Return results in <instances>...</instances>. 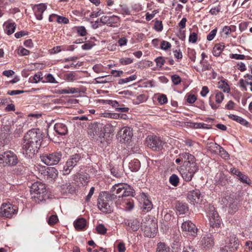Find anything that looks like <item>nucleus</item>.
Here are the masks:
<instances>
[{
  "label": "nucleus",
  "instance_id": "a18cd8bd",
  "mask_svg": "<svg viewBox=\"0 0 252 252\" xmlns=\"http://www.w3.org/2000/svg\"><path fill=\"white\" fill-rule=\"evenodd\" d=\"M136 75H132L129 77L121 79L119 81V84H122L124 83H126L129 81L135 80L136 79Z\"/></svg>",
  "mask_w": 252,
  "mask_h": 252
},
{
  "label": "nucleus",
  "instance_id": "2eb2a0df",
  "mask_svg": "<svg viewBox=\"0 0 252 252\" xmlns=\"http://www.w3.org/2000/svg\"><path fill=\"white\" fill-rule=\"evenodd\" d=\"M179 156L184 160L183 165H197L196 159L194 156L189 153H183L180 154Z\"/></svg>",
  "mask_w": 252,
  "mask_h": 252
},
{
  "label": "nucleus",
  "instance_id": "20e7f679",
  "mask_svg": "<svg viewBox=\"0 0 252 252\" xmlns=\"http://www.w3.org/2000/svg\"><path fill=\"white\" fill-rule=\"evenodd\" d=\"M177 169L180 172L183 179L186 182L190 181L194 174L198 171L197 165H182Z\"/></svg>",
  "mask_w": 252,
  "mask_h": 252
},
{
  "label": "nucleus",
  "instance_id": "5701e85b",
  "mask_svg": "<svg viewBox=\"0 0 252 252\" xmlns=\"http://www.w3.org/2000/svg\"><path fill=\"white\" fill-rule=\"evenodd\" d=\"M201 243L204 248H209L214 245V239L211 235H206L203 237Z\"/></svg>",
  "mask_w": 252,
  "mask_h": 252
},
{
  "label": "nucleus",
  "instance_id": "e2e57ef3",
  "mask_svg": "<svg viewBox=\"0 0 252 252\" xmlns=\"http://www.w3.org/2000/svg\"><path fill=\"white\" fill-rule=\"evenodd\" d=\"M18 54H19L20 55L26 56V55H28L29 54L30 51L24 48L20 47L18 49Z\"/></svg>",
  "mask_w": 252,
  "mask_h": 252
},
{
  "label": "nucleus",
  "instance_id": "7c9ffc66",
  "mask_svg": "<svg viewBox=\"0 0 252 252\" xmlns=\"http://www.w3.org/2000/svg\"><path fill=\"white\" fill-rule=\"evenodd\" d=\"M224 48V46L220 43L216 44L214 47L213 48V55L216 57H219Z\"/></svg>",
  "mask_w": 252,
  "mask_h": 252
},
{
  "label": "nucleus",
  "instance_id": "a878e982",
  "mask_svg": "<svg viewBox=\"0 0 252 252\" xmlns=\"http://www.w3.org/2000/svg\"><path fill=\"white\" fill-rule=\"evenodd\" d=\"M86 220L84 219L80 218L74 221V225L76 229L80 230L86 226Z\"/></svg>",
  "mask_w": 252,
  "mask_h": 252
},
{
  "label": "nucleus",
  "instance_id": "c03bdc74",
  "mask_svg": "<svg viewBox=\"0 0 252 252\" xmlns=\"http://www.w3.org/2000/svg\"><path fill=\"white\" fill-rule=\"evenodd\" d=\"M109 26L110 27H112V24H113L118 23L120 21V19L119 17L115 15L109 16Z\"/></svg>",
  "mask_w": 252,
  "mask_h": 252
},
{
  "label": "nucleus",
  "instance_id": "f03ea898",
  "mask_svg": "<svg viewBox=\"0 0 252 252\" xmlns=\"http://www.w3.org/2000/svg\"><path fill=\"white\" fill-rule=\"evenodd\" d=\"M32 198L36 202L39 203L47 197V191L45 185L40 182H36L32 184L30 188Z\"/></svg>",
  "mask_w": 252,
  "mask_h": 252
},
{
  "label": "nucleus",
  "instance_id": "dca6fc26",
  "mask_svg": "<svg viewBox=\"0 0 252 252\" xmlns=\"http://www.w3.org/2000/svg\"><path fill=\"white\" fill-rule=\"evenodd\" d=\"M141 209L144 213L149 212L153 208L152 202L147 197L145 194L143 193L142 196Z\"/></svg>",
  "mask_w": 252,
  "mask_h": 252
},
{
  "label": "nucleus",
  "instance_id": "4c0bfd02",
  "mask_svg": "<svg viewBox=\"0 0 252 252\" xmlns=\"http://www.w3.org/2000/svg\"><path fill=\"white\" fill-rule=\"evenodd\" d=\"M169 182L174 187H177L179 183V178L176 174H173L169 177Z\"/></svg>",
  "mask_w": 252,
  "mask_h": 252
},
{
  "label": "nucleus",
  "instance_id": "864d4df0",
  "mask_svg": "<svg viewBox=\"0 0 252 252\" xmlns=\"http://www.w3.org/2000/svg\"><path fill=\"white\" fill-rule=\"evenodd\" d=\"M77 32L78 34L82 36H85L87 34V31L85 28L83 26L77 27Z\"/></svg>",
  "mask_w": 252,
  "mask_h": 252
},
{
  "label": "nucleus",
  "instance_id": "1a4fd4ad",
  "mask_svg": "<svg viewBox=\"0 0 252 252\" xmlns=\"http://www.w3.org/2000/svg\"><path fill=\"white\" fill-rule=\"evenodd\" d=\"M81 157L79 154H75L70 157L63 167V175H68L81 160Z\"/></svg>",
  "mask_w": 252,
  "mask_h": 252
},
{
  "label": "nucleus",
  "instance_id": "0eeeda50",
  "mask_svg": "<svg viewBox=\"0 0 252 252\" xmlns=\"http://www.w3.org/2000/svg\"><path fill=\"white\" fill-rule=\"evenodd\" d=\"M18 161L17 155L10 151L5 152L0 155V163H5L9 166H15Z\"/></svg>",
  "mask_w": 252,
  "mask_h": 252
},
{
  "label": "nucleus",
  "instance_id": "b1692460",
  "mask_svg": "<svg viewBox=\"0 0 252 252\" xmlns=\"http://www.w3.org/2000/svg\"><path fill=\"white\" fill-rule=\"evenodd\" d=\"M10 126L8 125H4L0 129V136L1 138L6 139L11 134Z\"/></svg>",
  "mask_w": 252,
  "mask_h": 252
},
{
  "label": "nucleus",
  "instance_id": "f8f14e48",
  "mask_svg": "<svg viewBox=\"0 0 252 252\" xmlns=\"http://www.w3.org/2000/svg\"><path fill=\"white\" fill-rule=\"evenodd\" d=\"M144 235L146 237H154L157 233V226L155 222H151L148 224L142 226Z\"/></svg>",
  "mask_w": 252,
  "mask_h": 252
},
{
  "label": "nucleus",
  "instance_id": "473e14b6",
  "mask_svg": "<svg viewBox=\"0 0 252 252\" xmlns=\"http://www.w3.org/2000/svg\"><path fill=\"white\" fill-rule=\"evenodd\" d=\"M170 248L164 243L160 242L158 244L157 252H170Z\"/></svg>",
  "mask_w": 252,
  "mask_h": 252
},
{
  "label": "nucleus",
  "instance_id": "39448f33",
  "mask_svg": "<svg viewBox=\"0 0 252 252\" xmlns=\"http://www.w3.org/2000/svg\"><path fill=\"white\" fill-rule=\"evenodd\" d=\"M110 195L106 192H101L99 194L97 205L99 209L103 213H110L112 211L110 205L111 201Z\"/></svg>",
  "mask_w": 252,
  "mask_h": 252
},
{
  "label": "nucleus",
  "instance_id": "6e6d98bb",
  "mask_svg": "<svg viewBox=\"0 0 252 252\" xmlns=\"http://www.w3.org/2000/svg\"><path fill=\"white\" fill-rule=\"evenodd\" d=\"M154 27L155 30L158 32H160L162 30L163 26L161 21H156L155 23Z\"/></svg>",
  "mask_w": 252,
  "mask_h": 252
},
{
  "label": "nucleus",
  "instance_id": "37998d69",
  "mask_svg": "<svg viewBox=\"0 0 252 252\" xmlns=\"http://www.w3.org/2000/svg\"><path fill=\"white\" fill-rule=\"evenodd\" d=\"M146 99L145 95L141 94L137 96L136 99L133 100V103L137 105L144 102Z\"/></svg>",
  "mask_w": 252,
  "mask_h": 252
},
{
  "label": "nucleus",
  "instance_id": "393cba45",
  "mask_svg": "<svg viewBox=\"0 0 252 252\" xmlns=\"http://www.w3.org/2000/svg\"><path fill=\"white\" fill-rule=\"evenodd\" d=\"M134 193V189L129 185H126L125 189L123 190L122 194H120L118 196V198L127 197V196H133Z\"/></svg>",
  "mask_w": 252,
  "mask_h": 252
},
{
  "label": "nucleus",
  "instance_id": "f704fd0d",
  "mask_svg": "<svg viewBox=\"0 0 252 252\" xmlns=\"http://www.w3.org/2000/svg\"><path fill=\"white\" fill-rule=\"evenodd\" d=\"M16 25L15 23H8L6 26V33L7 35H11L14 32Z\"/></svg>",
  "mask_w": 252,
  "mask_h": 252
},
{
  "label": "nucleus",
  "instance_id": "a211bd4d",
  "mask_svg": "<svg viewBox=\"0 0 252 252\" xmlns=\"http://www.w3.org/2000/svg\"><path fill=\"white\" fill-rule=\"evenodd\" d=\"M46 5L43 3H40L35 6L34 8V14L37 19L39 20H41L42 19V14L46 9Z\"/></svg>",
  "mask_w": 252,
  "mask_h": 252
},
{
  "label": "nucleus",
  "instance_id": "bb28decb",
  "mask_svg": "<svg viewBox=\"0 0 252 252\" xmlns=\"http://www.w3.org/2000/svg\"><path fill=\"white\" fill-rule=\"evenodd\" d=\"M128 167L131 171H137L140 168V162L138 159H134L129 163Z\"/></svg>",
  "mask_w": 252,
  "mask_h": 252
},
{
  "label": "nucleus",
  "instance_id": "4be33fe9",
  "mask_svg": "<svg viewBox=\"0 0 252 252\" xmlns=\"http://www.w3.org/2000/svg\"><path fill=\"white\" fill-rule=\"evenodd\" d=\"M44 173L49 179H55L58 177V171L55 167H48Z\"/></svg>",
  "mask_w": 252,
  "mask_h": 252
},
{
  "label": "nucleus",
  "instance_id": "69168bd1",
  "mask_svg": "<svg viewBox=\"0 0 252 252\" xmlns=\"http://www.w3.org/2000/svg\"><path fill=\"white\" fill-rule=\"evenodd\" d=\"M158 11L157 10H155L152 12V13L150 14L149 13H147L146 14V19L147 21H150L151 19H152L155 14H156L157 13H158Z\"/></svg>",
  "mask_w": 252,
  "mask_h": 252
},
{
  "label": "nucleus",
  "instance_id": "f257e3e1",
  "mask_svg": "<svg viewBox=\"0 0 252 252\" xmlns=\"http://www.w3.org/2000/svg\"><path fill=\"white\" fill-rule=\"evenodd\" d=\"M42 139V134L38 129L29 130L25 135L22 143L23 154L26 157L32 158L38 152Z\"/></svg>",
  "mask_w": 252,
  "mask_h": 252
},
{
  "label": "nucleus",
  "instance_id": "6e6552de",
  "mask_svg": "<svg viewBox=\"0 0 252 252\" xmlns=\"http://www.w3.org/2000/svg\"><path fill=\"white\" fill-rule=\"evenodd\" d=\"M147 146L154 151H159L163 148L164 142L160 137L156 135H149L146 139Z\"/></svg>",
  "mask_w": 252,
  "mask_h": 252
},
{
  "label": "nucleus",
  "instance_id": "ddd939ff",
  "mask_svg": "<svg viewBox=\"0 0 252 252\" xmlns=\"http://www.w3.org/2000/svg\"><path fill=\"white\" fill-rule=\"evenodd\" d=\"M118 135L121 137V142H128L133 136L132 129L130 127H124L119 131Z\"/></svg>",
  "mask_w": 252,
  "mask_h": 252
},
{
  "label": "nucleus",
  "instance_id": "9b49d317",
  "mask_svg": "<svg viewBox=\"0 0 252 252\" xmlns=\"http://www.w3.org/2000/svg\"><path fill=\"white\" fill-rule=\"evenodd\" d=\"M209 224L212 228H219L221 224V220L218 213L214 211V208L212 207L210 210Z\"/></svg>",
  "mask_w": 252,
  "mask_h": 252
},
{
  "label": "nucleus",
  "instance_id": "13d9d810",
  "mask_svg": "<svg viewBox=\"0 0 252 252\" xmlns=\"http://www.w3.org/2000/svg\"><path fill=\"white\" fill-rule=\"evenodd\" d=\"M200 64L202 65V70L203 71H206L207 70H210L212 68L210 64L207 63H205V62H203V61H201Z\"/></svg>",
  "mask_w": 252,
  "mask_h": 252
},
{
  "label": "nucleus",
  "instance_id": "9d476101",
  "mask_svg": "<svg viewBox=\"0 0 252 252\" xmlns=\"http://www.w3.org/2000/svg\"><path fill=\"white\" fill-rule=\"evenodd\" d=\"M17 207L8 203L2 204L0 208V214L4 217L11 218L17 213Z\"/></svg>",
  "mask_w": 252,
  "mask_h": 252
},
{
  "label": "nucleus",
  "instance_id": "0e129e2a",
  "mask_svg": "<svg viewBox=\"0 0 252 252\" xmlns=\"http://www.w3.org/2000/svg\"><path fill=\"white\" fill-rule=\"evenodd\" d=\"M132 60L129 58H122L120 59V63L123 65H126L131 63Z\"/></svg>",
  "mask_w": 252,
  "mask_h": 252
},
{
  "label": "nucleus",
  "instance_id": "72a5a7b5",
  "mask_svg": "<svg viewBox=\"0 0 252 252\" xmlns=\"http://www.w3.org/2000/svg\"><path fill=\"white\" fill-rule=\"evenodd\" d=\"M235 202L234 198L229 195L225 196L221 200L222 203L227 207L230 205H232V204Z\"/></svg>",
  "mask_w": 252,
  "mask_h": 252
},
{
  "label": "nucleus",
  "instance_id": "5fc2aeb1",
  "mask_svg": "<svg viewBox=\"0 0 252 252\" xmlns=\"http://www.w3.org/2000/svg\"><path fill=\"white\" fill-rule=\"evenodd\" d=\"M224 99V95L221 92H218L216 94V101L218 103H220Z\"/></svg>",
  "mask_w": 252,
  "mask_h": 252
},
{
  "label": "nucleus",
  "instance_id": "774afa93",
  "mask_svg": "<svg viewBox=\"0 0 252 252\" xmlns=\"http://www.w3.org/2000/svg\"><path fill=\"white\" fill-rule=\"evenodd\" d=\"M234 251H232L230 248L228 246L225 245L224 247L221 248L219 251V252H234Z\"/></svg>",
  "mask_w": 252,
  "mask_h": 252
},
{
  "label": "nucleus",
  "instance_id": "a19ab883",
  "mask_svg": "<svg viewBox=\"0 0 252 252\" xmlns=\"http://www.w3.org/2000/svg\"><path fill=\"white\" fill-rule=\"evenodd\" d=\"M126 185H128L125 184H116L112 187L111 192H114L115 191V189H118V190H124L125 189Z\"/></svg>",
  "mask_w": 252,
  "mask_h": 252
},
{
  "label": "nucleus",
  "instance_id": "aec40b11",
  "mask_svg": "<svg viewBox=\"0 0 252 252\" xmlns=\"http://www.w3.org/2000/svg\"><path fill=\"white\" fill-rule=\"evenodd\" d=\"M226 245L232 249V251H236L239 246L238 239L234 235L230 236Z\"/></svg>",
  "mask_w": 252,
  "mask_h": 252
},
{
  "label": "nucleus",
  "instance_id": "bf43d9fd",
  "mask_svg": "<svg viewBox=\"0 0 252 252\" xmlns=\"http://www.w3.org/2000/svg\"><path fill=\"white\" fill-rule=\"evenodd\" d=\"M104 102L106 104L110 105L114 108L120 106L118 102L116 100H105Z\"/></svg>",
  "mask_w": 252,
  "mask_h": 252
},
{
  "label": "nucleus",
  "instance_id": "338daca9",
  "mask_svg": "<svg viewBox=\"0 0 252 252\" xmlns=\"http://www.w3.org/2000/svg\"><path fill=\"white\" fill-rule=\"evenodd\" d=\"M158 101L160 104H163L167 102V98L165 94H161L158 97Z\"/></svg>",
  "mask_w": 252,
  "mask_h": 252
},
{
  "label": "nucleus",
  "instance_id": "79ce46f5",
  "mask_svg": "<svg viewBox=\"0 0 252 252\" xmlns=\"http://www.w3.org/2000/svg\"><path fill=\"white\" fill-rule=\"evenodd\" d=\"M237 177L239 178V180H240L242 183L248 185L250 184L251 180L250 178L247 176L243 174L241 172Z\"/></svg>",
  "mask_w": 252,
  "mask_h": 252
},
{
  "label": "nucleus",
  "instance_id": "6ab92c4d",
  "mask_svg": "<svg viewBox=\"0 0 252 252\" xmlns=\"http://www.w3.org/2000/svg\"><path fill=\"white\" fill-rule=\"evenodd\" d=\"M54 129L58 134L61 135H65L68 132L66 125L62 123H56L54 126Z\"/></svg>",
  "mask_w": 252,
  "mask_h": 252
},
{
  "label": "nucleus",
  "instance_id": "09e8293b",
  "mask_svg": "<svg viewBox=\"0 0 252 252\" xmlns=\"http://www.w3.org/2000/svg\"><path fill=\"white\" fill-rule=\"evenodd\" d=\"M171 80L173 84L175 85L179 84L181 82V79L180 77L176 74H174L171 76Z\"/></svg>",
  "mask_w": 252,
  "mask_h": 252
},
{
  "label": "nucleus",
  "instance_id": "2f4dec72",
  "mask_svg": "<svg viewBox=\"0 0 252 252\" xmlns=\"http://www.w3.org/2000/svg\"><path fill=\"white\" fill-rule=\"evenodd\" d=\"M228 117L238 123L241 124L242 125L244 126H247L248 124V122L245 120L244 119L242 118L241 117L233 115V114H230L228 115Z\"/></svg>",
  "mask_w": 252,
  "mask_h": 252
},
{
  "label": "nucleus",
  "instance_id": "412c9836",
  "mask_svg": "<svg viewBox=\"0 0 252 252\" xmlns=\"http://www.w3.org/2000/svg\"><path fill=\"white\" fill-rule=\"evenodd\" d=\"M61 192L63 194H73L75 192V188L72 186L70 183L63 184L61 186Z\"/></svg>",
  "mask_w": 252,
  "mask_h": 252
},
{
  "label": "nucleus",
  "instance_id": "de8ad7c7",
  "mask_svg": "<svg viewBox=\"0 0 252 252\" xmlns=\"http://www.w3.org/2000/svg\"><path fill=\"white\" fill-rule=\"evenodd\" d=\"M58 220V217L57 215H52L49 217L48 223L50 225H53L56 224Z\"/></svg>",
  "mask_w": 252,
  "mask_h": 252
},
{
  "label": "nucleus",
  "instance_id": "603ef678",
  "mask_svg": "<svg viewBox=\"0 0 252 252\" xmlns=\"http://www.w3.org/2000/svg\"><path fill=\"white\" fill-rule=\"evenodd\" d=\"M155 61L157 65L160 67H162L165 63V60L162 57H158L155 60Z\"/></svg>",
  "mask_w": 252,
  "mask_h": 252
},
{
  "label": "nucleus",
  "instance_id": "4d7b16f0",
  "mask_svg": "<svg viewBox=\"0 0 252 252\" xmlns=\"http://www.w3.org/2000/svg\"><path fill=\"white\" fill-rule=\"evenodd\" d=\"M197 40V34L195 32H191L189 36V42L194 43Z\"/></svg>",
  "mask_w": 252,
  "mask_h": 252
},
{
  "label": "nucleus",
  "instance_id": "ea45409f",
  "mask_svg": "<svg viewBox=\"0 0 252 252\" xmlns=\"http://www.w3.org/2000/svg\"><path fill=\"white\" fill-rule=\"evenodd\" d=\"M60 94H74L78 92V89L74 88H68L59 91Z\"/></svg>",
  "mask_w": 252,
  "mask_h": 252
},
{
  "label": "nucleus",
  "instance_id": "052dcab7",
  "mask_svg": "<svg viewBox=\"0 0 252 252\" xmlns=\"http://www.w3.org/2000/svg\"><path fill=\"white\" fill-rule=\"evenodd\" d=\"M217 32V29H215L211 31V32L207 36V39L209 41L212 40L215 36Z\"/></svg>",
  "mask_w": 252,
  "mask_h": 252
},
{
  "label": "nucleus",
  "instance_id": "e433bc0d",
  "mask_svg": "<svg viewBox=\"0 0 252 252\" xmlns=\"http://www.w3.org/2000/svg\"><path fill=\"white\" fill-rule=\"evenodd\" d=\"M219 88L225 93H228L230 91L229 86L224 80H221L219 82Z\"/></svg>",
  "mask_w": 252,
  "mask_h": 252
},
{
  "label": "nucleus",
  "instance_id": "7ed1b4c3",
  "mask_svg": "<svg viewBox=\"0 0 252 252\" xmlns=\"http://www.w3.org/2000/svg\"><path fill=\"white\" fill-rule=\"evenodd\" d=\"M88 134L91 138L96 140L100 144L103 143L105 141V132L102 124L98 123L92 124L89 126Z\"/></svg>",
  "mask_w": 252,
  "mask_h": 252
},
{
  "label": "nucleus",
  "instance_id": "423d86ee",
  "mask_svg": "<svg viewBox=\"0 0 252 252\" xmlns=\"http://www.w3.org/2000/svg\"><path fill=\"white\" fill-rule=\"evenodd\" d=\"M62 158V153L61 152L43 154L40 156L41 161L48 165L57 164L61 160Z\"/></svg>",
  "mask_w": 252,
  "mask_h": 252
},
{
  "label": "nucleus",
  "instance_id": "cd10ccee",
  "mask_svg": "<svg viewBox=\"0 0 252 252\" xmlns=\"http://www.w3.org/2000/svg\"><path fill=\"white\" fill-rule=\"evenodd\" d=\"M112 76L106 75L96 78L94 80L97 84H104L112 81Z\"/></svg>",
  "mask_w": 252,
  "mask_h": 252
},
{
  "label": "nucleus",
  "instance_id": "c9c22d12",
  "mask_svg": "<svg viewBox=\"0 0 252 252\" xmlns=\"http://www.w3.org/2000/svg\"><path fill=\"white\" fill-rule=\"evenodd\" d=\"M217 149L219 150L220 155L223 158L227 159L229 158L228 153L220 145L215 144Z\"/></svg>",
  "mask_w": 252,
  "mask_h": 252
},
{
  "label": "nucleus",
  "instance_id": "c85d7f7f",
  "mask_svg": "<svg viewBox=\"0 0 252 252\" xmlns=\"http://www.w3.org/2000/svg\"><path fill=\"white\" fill-rule=\"evenodd\" d=\"M176 208L180 214H184L188 211L187 205L182 202H178L176 206Z\"/></svg>",
  "mask_w": 252,
  "mask_h": 252
},
{
  "label": "nucleus",
  "instance_id": "49530a36",
  "mask_svg": "<svg viewBox=\"0 0 252 252\" xmlns=\"http://www.w3.org/2000/svg\"><path fill=\"white\" fill-rule=\"evenodd\" d=\"M96 230L98 234L104 235L106 233L107 229L102 224H100L96 227Z\"/></svg>",
  "mask_w": 252,
  "mask_h": 252
},
{
  "label": "nucleus",
  "instance_id": "58836bf2",
  "mask_svg": "<svg viewBox=\"0 0 252 252\" xmlns=\"http://www.w3.org/2000/svg\"><path fill=\"white\" fill-rule=\"evenodd\" d=\"M128 225L134 231H137L139 228V222L136 220L128 222Z\"/></svg>",
  "mask_w": 252,
  "mask_h": 252
},
{
  "label": "nucleus",
  "instance_id": "8fccbe9b",
  "mask_svg": "<svg viewBox=\"0 0 252 252\" xmlns=\"http://www.w3.org/2000/svg\"><path fill=\"white\" fill-rule=\"evenodd\" d=\"M228 207L229 208L228 212L231 214L235 213L238 210V206L237 203L235 202L232 204V205H230Z\"/></svg>",
  "mask_w": 252,
  "mask_h": 252
},
{
  "label": "nucleus",
  "instance_id": "f3484780",
  "mask_svg": "<svg viewBox=\"0 0 252 252\" xmlns=\"http://www.w3.org/2000/svg\"><path fill=\"white\" fill-rule=\"evenodd\" d=\"M187 197L190 203H198L200 199V192L197 189L190 191L189 192Z\"/></svg>",
  "mask_w": 252,
  "mask_h": 252
},
{
  "label": "nucleus",
  "instance_id": "3c124183",
  "mask_svg": "<svg viewBox=\"0 0 252 252\" xmlns=\"http://www.w3.org/2000/svg\"><path fill=\"white\" fill-rule=\"evenodd\" d=\"M171 47V44L166 41L163 40L160 44V48L164 50H167Z\"/></svg>",
  "mask_w": 252,
  "mask_h": 252
},
{
  "label": "nucleus",
  "instance_id": "680f3d73",
  "mask_svg": "<svg viewBox=\"0 0 252 252\" xmlns=\"http://www.w3.org/2000/svg\"><path fill=\"white\" fill-rule=\"evenodd\" d=\"M57 21L59 23L63 24H67L69 22V20L67 18L61 16H57Z\"/></svg>",
  "mask_w": 252,
  "mask_h": 252
},
{
  "label": "nucleus",
  "instance_id": "4468645a",
  "mask_svg": "<svg viewBox=\"0 0 252 252\" xmlns=\"http://www.w3.org/2000/svg\"><path fill=\"white\" fill-rule=\"evenodd\" d=\"M181 229L183 231L189 232L192 236L197 234V228L190 220L184 221L182 224Z\"/></svg>",
  "mask_w": 252,
  "mask_h": 252
},
{
  "label": "nucleus",
  "instance_id": "c756f323",
  "mask_svg": "<svg viewBox=\"0 0 252 252\" xmlns=\"http://www.w3.org/2000/svg\"><path fill=\"white\" fill-rule=\"evenodd\" d=\"M111 174L116 178H120L123 175V171L122 169H120L118 166H116L111 168Z\"/></svg>",
  "mask_w": 252,
  "mask_h": 252
}]
</instances>
